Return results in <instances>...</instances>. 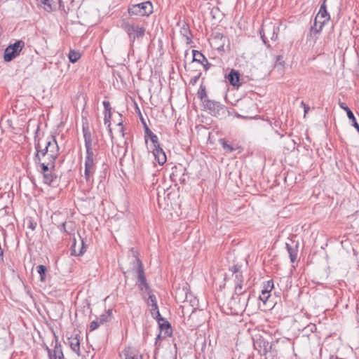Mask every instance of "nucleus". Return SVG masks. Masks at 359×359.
<instances>
[{
    "label": "nucleus",
    "instance_id": "58836bf2",
    "mask_svg": "<svg viewBox=\"0 0 359 359\" xmlns=\"http://www.w3.org/2000/svg\"><path fill=\"white\" fill-rule=\"evenodd\" d=\"M147 294H149L147 304L149 306L157 304L156 296L151 293V291L150 290V293H147Z\"/></svg>",
    "mask_w": 359,
    "mask_h": 359
},
{
    "label": "nucleus",
    "instance_id": "393cba45",
    "mask_svg": "<svg viewBox=\"0 0 359 359\" xmlns=\"http://www.w3.org/2000/svg\"><path fill=\"white\" fill-rule=\"evenodd\" d=\"M219 142L222 144L223 149L227 153H231L240 149L239 146L229 143L225 139H220Z\"/></svg>",
    "mask_w": 359,
    "mask_h": 359
},
{
    "label": "nucleus",
    "instance_id": "37998d69",
    "mask_svg": "<svg viewBox=\"0 0 359 359\" xmlns=\"http://www.w3.org/2000/svg\"><path fill=\"white\" fill-rule=\"evenodd\" d=\"M201 76V72H198L196 75L192 76L189 81V83L192 86L196 85Z\"/></svg>",
    "mask_w": 359,
    "mask_h": 359
},
{
    "label": "nucleus",
    "instance_id": "b1692460",
    "mask_svg": "<svg viewBox=\"0 0 359 359\" xmlns=\"http://www.w3.org/2000/svg\"><path fill=\"white\" fill-rule=\"evenodd\" d=\"M82 130L83 134L85 147H92L93 139L88 126L87 124L83 125Z\"/></svg>",
    "mask_w": 359,
    "mask_h": 359
},
{
    "label": "nucleus",
    "instance_id": "a878e982",
    "mask_svg": "<svg viewBox=\"0 0 359 359\" xmlns=\"http://www.w3.org/2000/svg\"><path fill=\"white\" fill-rule=\"evenodd\" d=\"M55 170H50L49 172L43 173V183L51 185L57 179V175L54 172Z\"/></svg>",
    "mask_w": 359,
    "mask_h": 359
},
{
    "label": "nucleus",
    "instance_id": "a19ab883",
    "mask_svg": "<svg viewBox=\"0 0 359 359\" xmlns=\"http://www.w3.org/2000/svg\"><path fill=\"white\" fill-rule=\"evenodd\" d=\"M234 281L235 284H242L243 282V276L241 271H239L238 273L234 274Z\"/></svg>",
    "mask_w": 359,
    "mask_h": 359
},
{
    "label": "nucleus",
    "instance_id": "c85d7f7f",
    "mask_svg": "<svg viewBox=\"0 0 359 359\" xmlns=\"http://www.w3.org/2000/svg\"><path fill=\"white\" fill-rule=\"evenodd\" d=\"M151 314L152 317L156 319L158 322L164 320V319L161 317V316L160 314L158 304L152 305V306H151Z\"/></svg>",
    "mask_w": 359,
    "mask_h": 359
},
{
    "label": "nucleus",
    "instance_id": "bb28decb",
    "mask_svg": "<svg viewBox=\"0 0 359 359\" xmlns=\"http://www.w3.org/2000/svg\"><path fill=\"white\" fill-rule=\"evenodd\" d=\"M60 0H41V3L43 5V8L47 11H51L56 8Z\"/></svg>",
    "mask_w": 359,
    "mask_h": 359
},
{
    "label": "nucleus",
    "instance_id": "6e6552de",
    "mask_svg": "<svg viewBox=\"0 0 359 359\" xmlns=\"http://www.w3.org/2000/svg\"><path fill=\"white\" fill-rule=\"evenodd\" d=\"M125 30L133 42L137 38L142 37L145 33V29L134 24H126Z\"/></svg>",
    "mask_w": 359,
    "mask_h": 359
},
{
    "label": "nucleus",
    "instance_id": "6ab92c4d",
    "mask_svg": "<svg viewBox=\"0 0 359 359\" xmlns=\"http://www.w3.org/2000/svg\"><path fill=\"white\" fill-rule=\"evenodd\" d=\"M80 336L78 334L75 335H72L71 337L68 338V343L71 349L76 353L79 356L81 355L80 352Z\"/></svg>",
    "mask_w": 359,
    "mask_h": 359
},
{
    "label": "nucleus",
    "instance_id": "39448f33",
    "mask_svg": "<svg viewBox=\"0 0 359 359\" xmlns=\"http://www.w3.org/2000/svg\"><path fill=\"white\" fill-rule=\"evenodd\" d=\"M25 43L22 40L15 41L13 44L9 45L4 51V59L6 62H10L15 58L22 50Z\"/></svg>",
    "mask_w": 359,
    "mask_h": 359
},
{
    "label": "nucleus",
    "instance_id": "aec40b11",
    "mask_svg": "<svg viewBox=\"0 0 359 359\" xmlns=\"http://www.w3.org/2000/svg\"><path fill=\"white\" fill-rule=\"evenodd\" d=\"M71 255L72 256H81L83 255L86 250V246L84 243V241L83 239H81V248L77 249L76 246V240L75 238L72 240V243L71 245Z\"/></svg>",
    "mask_w": 359,
    "mask_h": 359
},
{
    "label": "nucleus",
    "instance_id": "c9c22d12",
    "mask_svg": "<svg viewBox=\"0 0 359 359\" xmlns=\"http://www.w3.org/2000/svg\"><path fill=\"white\" fill-rule=\"evenodd\" d=\"M86 155L85 159H86V160H97L96 155L95 154L93 147H86Z\"/></svg>",
    "mask_w": 359,
    "mask_h": 359
},
{
    "label": "nucleus",
    "instance_id": "a211bd4d",
    "mask_svg": "<svg viewBox=\"0 0 359 359\" xmlns=\"http://www.w3.org/2000/svg\"><path fill=\"white\" fill-rule=\"evenodd\" d=\"M226 79H228L229 83L231 86L237 88L241 86V74L238 70L231 69L229 73L228 74Z\"/></svg>",
    "mask_w": 359,
    "mask_h": 359
},
{
    "label": "nucleus",
    "instance_id": "e433bc0d",
    "mask_svg": "<svg viewBox=\"0 0 359 359\" xmlns=\"http://www.w3.org/2000/svg\"><path fill=\"white\" fill-rule=\"evenodd\" d=\"M143 123L144 125V139L146 143H147L148 140L151 137V135H154L155 134L148 128L144 121Z\"/></svg>",
    "mask_w": 359,
    "mask_h": 359
},
{
    "label": "nucleus",
    "instance_id": "72a5a7b5",
    "mask_svg": "<svg viewBox=\"0 0 359 359\" xmlns=\"http://www.w3.org/2000/svg\"><path fill=\"white\" fill-rule=\"evenodd\" d=\"M111 315V311L108 310L104 313H102L100 316V317L97 318V320L100 324H104V323L108 322L110 320Z\"/></svg>",
    "mask_w": 359,
    "mask_h": 359
},
{
    "label": "nucleus",
    "instance_id": "1a4fd4ad",
    "mask_svg": "<svg viewBox=\"0 0 359 359\" xmlns=\"http://www.w3.org/2000/svg\"><path fill=\"white\" fill-rule=\"evenodd\" d=\"M54 338L55 344L53 350L49 348V347L44 344L43 348L48 352L49 359H61L64 356L63 352L62 350V346L60 342L58 341L57 337L54 334Z\"/></svg>",
    "mask_w": 359,
    "mask_h": 359
},
{
    "label": "nucleus",
    "instance_id": "cd10ccee",
    "mask_svg": "<svg viewBox=\"0 0 359 359\" xmlns=\"http://www.w3.org/2000/svg\"><path fill=\"white\" fill-rule=\"evenodd\" d=\"M180 34L186 38L187 43H191V32L188 25L184 24L180 28Z\"/></svg>",
    "mask_w": 359,
    "mask_h": 359
},
{
    "label": "nucleus",
    "instance_id": "4c0bfd02",
    "mask_svg": "<svg viewBox=\"0 0 359 359\" xmlns=\"http://www.w3.org/2000/svg\"><path fill=\"white\" fill-rule=\"evenodd\" d=\"M323 27L320 26V24H319V22L316 21V19L314 20L313 25L311 27V32H313L315 34L319 33Z\"/></svg>",
    "mask_w": 359,
    "mask_h": 359
},
{
    "label": "nucleus",
    "instance_id": "2f4dec72",
    "mask_svg": "<svg viewBox=\"0 0 359 359\" xmlns=\"http://www.w3.org/2000/svg\"><path fill=\"white\" fill-rule=\"evenodd\" d=\"M36 271H37V273L40 276V280L41 282H46V274L47 272V269H46V266L41 265V264L37 266Z\"/></svg>",
    "mask_w": 359,
    "mask_h": 359
},
{
    "label": "nucleus",
    "instance_id": "412c9836",
    "mask_svg": "<svg viewBox=\"0 0 359 359\" xmlns=\"http://www.w3.org/2000/svg\"><path fill=\"white\" fill-rule=\"evenodd\" d=\"M298 243L292 241V244L286 243V249L289 254L291 262L294 263L297 259Z\"/></svg>",
    "mask_w": 359,
    "mask_h": 359
},
{
    "label": "nucleus",
    "instance_id": "f704fd0d",
    "mask_svg": "<svg viewBox=\"0 0 359 359\" xmlns=\"http://www.w3.org/2000/svg\"><path fill=\"white\" fill-rule=\"evenodd\" d=\"M197 95L198 97L200 98V100L203 102V103L205 102V100H208L205 88L203 86H201L198 91Z\"/></svg>",
    "mask_w": 359,
    "mask_h": 359
},
{
    "label": "nucleus",
    "instance_id": "09e8293b",
    "mask_svg": "<svg viewBox=\"0 0 359 359\" xmlns=\"http://www.w3.org/2000/svg\"><path fill=\"white\" fill-rule=\"evenodd\" d=\"M65 226L66 222H62L61 225L59 226V229H60L61 231H64L68 233L67 231L66 230Z\"/></svg>",
    "mask_w": 359,
    "mask_h": 359
},
{
    "label": "nucleus",
    "instance_id": "f03ea898",
    "mask_svg": "<svg viewBox=\"0 0 359 359\" xmlns=\"http://www.w3.org/2000/svg\"><path fill=\"white\" fill-rule=\"evenodd\" d=\"M130 15L149 16L153 13V5L150 1H144L128 7Z\"/></svg>",
    "mask_w": 359,
    "mask_h": 359
},
{
    "label": "nucleus",
    "instance_id": "9d476101",
    "mask_svg": "<svg viewBox=\"0 0 359 359\" xmlns=\"http://www.w3.org/2000/svg\"><path fill=\"white\" fill-rule=\"evenodd\" d=\"M46 143L49 151L48 158L55 161L59 156V146L55 136H51L48 138Z\"/></svg>",
    "mask_w": 359,
    "mask_h": 359
},
{
    "label": "nucleus",
    "instance_id": "5701e85b",
    "mask_svg": "<svg viewBox=\"0 0 359 359\" xmlns=\"http://www.w3.org/2000/svg\"><path fill=\"white\" fill-rule=\"evenodd\" d=\"M152 153L155 158V160L158 162L159 165H163L166 162V155L161 147L153 149Z\"/></svg>",
    "mask_w": 359,
    "mask_h": 359
},
{
    "label": "nucleus",
    "instance_id": "423d86ee",
    "mask_svg": "<svg viewBox=\"0 0 359 359\" xmlns=\"http://www.w3.org/2000/svg\"><path fill=\"white\" fill-rule=\"evenodd\" d=\"M136 261L138 265L137 267V285L141 291H145L147 293H150V287L147 282L144 276V271L141 260L136 257Z\"/></svg>",
    "mask_w": 359,
    "mask_h": 359
},
{
    "label": "nucleus",
    "instance_id": "3c124183",
    "mask_svg": "<svg viewBox=\"0 0 359 359\" xmlns=\"http://www.w3.org/2000/svg\"><path fill=\"white\" fill-rule=\"evenodd\" d=\"M126 149H124V151H123V156H124L126 155Z\"/></svg>",
    "mask_w": 359,
    "mask_h": 359
},
{
    "label": "nucleus",
    "instance_id": "20e7f679",
    "mask_svg": "<svg viewBox=\"0 0 359 359\" xmlns=\"http://www.w3.org/2000/svg\"><path fill=\"white\" fill-rule=\"evenodd\" d=\"M250 298V294H244L243 296H232L229 304L231 309L233 310V312L236 314L242 313L245 311L248 301Z\"/></svg>",
    "mask_w": 359,
    "mask_h": 359
},
{
    "label": "nucleus",
    "instance_id": "a18cd8bd",
    "mask_svg": "<svg viewBox=\"0 0 359 359\" xmlns=\"http://www.w3.org/2000/svg\"><path fill=\"white\" fill-rule=\"evenodd\" d=\"M100 323L97 320L92 321L90 325V330L93 331L96 330L100 326Z\"/></svg>",
    "mask_w": 359,
    "mask_h": 359
},
{
    "label": "nucleus",
    "instance_id": "603ef678",
    "mask_svg": "<svg viewBox=\"0 0 359 359\" xmlns=\"http://www.w3.org/2000/svg\"><path fill=\"white\" fill-rule=\"evenodd\" d=\"M46 161H48L49 158H48V156H46V158H45Z\"/></svg>",
    "mask_w": 359,
    "mask_h": 359
},
{
    "label": "nucleus",
    "instance_id": "c03bdc74",
    "mask_svg": "<svg viewBox=\"0 0 359 359\" xmlns=\"http://www.w3.org/2000/svg\"><path fill=\"white\" fill-rule=\"evenodd\" d=\"M163 323H161V321L158 322L159 323V327L161 328V330H170L171 327H170V323L168 322V321H164L163 320Z\"/></svg>",
    "mask_w": 359,
    "mask_h": 359
},
{
    "label": "nucleus",
    "instance_id": "f8f14e48",
    "mask_svg": "<svg viewBox=\"0 0 359 359\" xmlns=\"http://www.w3.org/2000/svg\"><path fill=\"white\" fill-rule=\"evenodd\" d=\"M97 160L85 159L84 177L87 182L92 181V177L96 170Z\"/></svg>",
    "mask_w": 359,
    "mask_h": 359
},
{
    "label": "nucleus",
    "instance_id": "ddd939ff",
    "mask_svg": "<svg viewBox=\"0 0 359 359\" xmlns=\"http://www.w3.org/2000/svg\"><path fill=\"white\" fill-rule=\"evenodd\" d=\"M104 110V123L107 126L109 133L111 139L114 138L112 130L111 128V107L108 101H103Z\"/></svg>",
    "mask_w": 359,
    "mask_h": 359
},
{
    "label": "nucleus",
    "instance_id": "7c9ffc66",
    "mask_svg": "<svg viewBox=\"0 0 359 359\" xmlns=\"http://www.w3.org/2000/svg\"><path fill=\"white\" fill-rule=\"evenodd\" d=\"M244 294H248L246 292V288H243L242 284H235L234 294L233 296H243Z\"/></svg>",
    "mask_w": 359,
    "mask_h": 359
},
{
    "label": "nucleus",
    "instance_id": "8fccbe9b",
    "mask_svg": "<svg viewBox=\"0 0 359 359\" xmlns=\"http://www.w3.org/2000/svg\"><path fill=\"white\" fill-rule=\"evenodd\" d=\"M36 227V224L30 223L29 228H30L32 230H34Z\"/></svg>",
    "mask_w": 359,
    "mask_h": 359
},
{
    "label": "nucleus",
    "instance_id": "ea45409f",
    "mask_svg": "<svg viewBox=\"0 0 359 359\" xmlns=\"http://www.w3.org/2000/svg\"><path fill=\"white\" fill-rule=\"evenodd\" d=\"M149 140H150V141L151 142V143L153 144L152 149L161 147L159 142H158V138L156 135H151V137L149 138Z\"/></svg>",
    "mask_w": 359,
    "mask_h": 359
},
{
    "label": "nucleus",
    "instance_id": "f3484780",
    "mask_svg": "<svg viewBox=\"0 0 359 359\" xmlns=\"http://www.w3.org/2000/svg\"><path fill=\"white\" fill-rule=\"evenodd\" d=\"M35 163L39 165L41 168L39 172L41 174L49 172L50 170H55V161L53 160L49 159L48 161H46L44 159L41 161H37V163Z\"/></svg>",
    "mask_w": 359,
    "mask_h": 359
},
{
    "label": "nucleus",
    "instance_id": "4be33fe9",
    "mask_svg": "<svg viewBox=\"0 0 359 359\" xmlns=\"http://www.w3.org/2000/svg\"><path fill=\"white\" fill-rule=\"evenodd\" d=\"M273 287V282L272 280L267 281L264 286V289L262 290L261 294L259 295V299L266 304L269 298L270 297V292Z\"/></svg>",
    "mask_w": 359,
    "mask_h": 359
},
{
    "label": "nucleus",
    "instance_id": "2eb2a0df",
    "mask_svg": "<svg viewBox=\"0 0 359 359\" xmlns=\"http://www.w3.org/2000/svg\"><path fill=\"white\" fill-rule=\"evenodd\" d=\"M35 149L36 154L34 156V162L37 163V161H43L46 158V156H48V149L47 143H46V146L44 148H41L39 142H35Z\"/></svg>",
    "mask_w": 359,
    "mask_h": 359
},
{
    "label": "nucleus",
    "instance_id": "0eeeda50",
    "mask_svg": "<svg viewBox=\"0 0 359 359\" xmlns=\"http://www.w3.org/2000/svg\"><path fill=\"white\" fill-rule=\"evenodd\" d=\"M253 346L260 356H265L266 358H267V353L271 351L272 348V345L262 337L254 339Z\"/></svg>",
    "mask_w": 359,
    "mask_h": 359
},
{
    "label": "nucleus",
    "instance_id": "f257e3e1",
    "mask_svg": "<svg viewBox=\"0 0 359 359\" xmlns=\"http://www.w3.org/2000/svg\"><path fill=\"white\" fill-rule=\"evenodd\" d=\"M260 36L263 43L267 48H270L268 39L276 41L279 32V25L268 20H264L260 29Z\"/></svg>",
    "mask_w": 359,
    "mask_h": 359
},
{
    "label": "nucleus",
    "instance_id": "473e14b6",
    "mask_svg": "<svg viewBox=\"0 0 359 359\" xmlns=\"http://www.w3.org/2000/svg\"><path fill=\"white\" fill-rule=\"evenodd\" d=\"M81 56V53L74 50H70L68 55L69 60L72 63L76 62L80 59Z\"/></svg>",
    "mask_w": 359,
    "mask_h": 359
},
{
    "label": "nucleus",
    "instance_id": "9b49d317",
    "mask_svg": "<svg viewBox=\"0 0 359 359\" xmlns=\"http://www.w3.org/2000/svg\"><path fill=\"white\" fill-rule=\"evenodd\" d=\"M187 169L182 164L174 165L172 168L170 178L172 181H179L180 183L185 182L184 175Z\"/></svg>",
    "mask_w": 359,
    "mask_h": 359
},
{
    "label": "nucleus",
    "instance_id": "dca6fc26",
    "mask_svg": "<svg viewBox=\"0 0 359 359\" xmlns=\"http://www.w3.org/2000/svg\"><path fill=\"white\" fill-rule=\"evenodd\" d=\"M193 62H197L202 65L205 70H208L210 67V64L208 61L207 58L198 50H193Z\"/></svg>",
    "mask_w": 359,
    "mask_h": 359
},
{
    "label": "nucleus",
    "instance_id": "4468645a",
    "mask_svg": "<svg viewBox=\"0 0 359 359\" xmlns=\"http://www.w3.org/2000/svg\"><path fill=\"white\" fill-rule=\"evenodd\" d=\"M315 19L316 21L319 22L321 27H323L325 24L330 20V15L326 8L325 0H324V2L320 6Z\"/></svg>",
    "mask_w": 359,
    "mask_h": 359
},
{
    "label": "nucleus",
    "instance_id": "7ed1b4c3",
    "mask_svg": "<svg viewBox=\"0 0 359 359\" xmlns=\"http://www.w3.org/2000/svg\"><path fill=\"white\" fill-rule=\"evenodd\" d=\"M203 105L212 116L216 117H223L227 112L226 107L219 102L208 99L205 100Z\"/></svg>",
    "mask_w": 359,
    "mask_h": 359
},
{
    "label": "nucleus",
    "instance_id": "c756f323",
    "mask_svg": "<svg viewBox=\"0 0 359 359\" xmlns=\"http://www.w3.org/2000/svg\"><path fill=\"white\" fill-rule=\"evenodd\" d=\"M123 355L124 356V359H142L141 355L137 353L133 354L130 348L125 349L123 353Z\"/></svg>",
    "mask_w": 359,
    "mask_h": 359
},
{
    "label": "nucleus",
    "instance_id": "864d4df0",
    "mask_svg": "<svg viewBox=\"0 0 359 359\" xmlns=\"http://www.w3.org/2000/svg\"><path fill=\"white\" fill-rule=\"evenodd\" d=\"M62 359H65L64 356L62 357Z\"/></svg>",
    "mask_w": 359,
    "mask_h": 359
},
{
    "label": "nucleus",
    "instance_id": "de8ad7c7",
    "mask_svg": "<svg viewBox=\"0 0 359 359\" xmlns=\"http://www.w3.org/2000/svg\"><path fill=\"white\" fill-rule=\"evenodd\" d=\"M117 125L119 127V132H120V133L123 137L124 136V132H123L124 131V128H123L122 121L118 122Z\"/></svg>",
    "mask_w": 359,
    "mask_h": 359
},
{
    "label": "nucleus",
    "instance_id": "49530a36",
    "mask_svg": "<svg viewBox=\"0 0 359 359\" xmlns=\"http://www.w3.org/2000/svg\"><path fill=\"white\" fill-rule=\"evenodd\" d=\"M229 270L233 273V274H236L237 273H238L239 271H241L240 270V266H238V265H233V266H231Z\"/></svg>",
    "mask_w": 359,
    "mask_h": 359
},
{
    "label": "nucleus",
    "instance_id": "79ce46f5",
    "mask_svg": "<svg viewBox=\"0 0 359 359\" xmlns=\"http://www.w3.org/2000/svg\"><path fill=\"white\" fill-rule=\"evenodd\" d=\"M189 302L191 305L192 306H194L195 305H196V302H197V300L196 299V298H194V299H192V295L191 294H188L187 293L185 299H184V302Z\"/></svg>",
    "mask_w": 359,
    "mask_h": 359
}]
</instances>
